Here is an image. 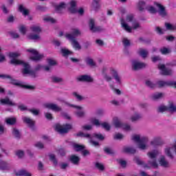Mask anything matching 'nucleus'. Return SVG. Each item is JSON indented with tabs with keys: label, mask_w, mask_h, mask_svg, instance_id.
<instances>
[{
	"label": "nucleus",
	"mask_w": 176,
	"mask_h": 176,
	"mask_svg": "<svg viewBox=\"0 0 176 176\" xmlns=\"http://www.w3.org/2000/svg\"><path fill=\"white\" fill-rule=\"evenodd\" d=\"M166 111H170V107L160 106L157 109V112H166Z\"/></svg>",
	"instance_id": "37998d69"
},
{
	"label": "nucleus",
	"mask_w": 176,
	"mask_h": 176,
	"mask_svg": "<svg viewBox=\"0 0 176 176\" xmlns=\"http://www.w3.org/2000/svg\"><path fill=\"white\" fill-rule=\"evenodd\" d=\"M24 123H26L30 128H32L35 126V121L32 120L31 118L28 117H25L23 118Z\"/></svg>",
	"instance_id": "412c9836"
},
{
	"label": "nucleus",
	"mask_w": 176,
	"mask_h": 176,
	"mask_svg": "<svg viewBox=\"0 0 176 176\" xmlns=\"http://www.w3.org/2000/svg\"><path fill=\"white\" fill-rule=\"evenodd\" d=\"M151 145L153 146H157V145H162V139L160 138H155L151 142Z\"/></svg>",
	"instance_id": "c756f323"
},
{
	"label": "nucleus",
	"mask_w": 176,
	"mask_h": 176,
	"mask_svg": "<svg viewBox=\"0 0 176 176\" xmlns=\"http://www.w3.org/2000/svg\"><path fill=\"white\" fill-rule=\"evenodd\" d=\"M138 54L140 56H141L143 58H146L148 56V51L144 50V49H140L138 52Z\"/></svg>",
	"instance_id": "e433bc0d"
},
{
	"label": "nucleus",
	"mask_w": 176,
	"mask_h": 176,
	"mask_svg": "<svg viewBox=\"0 0 176 176\" xmlns=\"http://www.w3.org/2000/svg\"><path fill=\"white\" fill-rule=\"evenodd\" d=\"M94 137L95 138H97V140H99V141H104V140L105 139L104 135H102V134H98V133H94Z\"/></svg>",
	"instance_id": "09e8293b"
},
{
	"label": "nucleus",
	"mask_w": 176,
	"mask_h": 176,
	"mask_svg": "<svg viewBox=\"0 0 176 176\" xmlns=\"http://www.w3.org/2000/svg\"><path fill=\"white\" fill-rule=\"evenodd\" d=\"M55 129L60 134H67L69 130L72 129V125L71 124H65L63 125L58 124L56 125Z\"/></svg>",
	"instance_id": "423d86ee"
},
{
	"label": "nucleus",
	"mask_w": 176,
	"mask_h": 176,
	"mask_svg": "<svg viewBox=\"0 0 176 176\" xmlns=\"http://www.w3.org/2000/svg\"><path fill=\"white\" fill-rule=\"evenodd\" d=\"M78 82H87V83H91L93 82V78L89 75H81L77 78Z\"/></svg>",
	"instance_id": "4468645a"
},
{
	"label": "nucleus",
	"mask_w": 176,
	"mask_h": 176,
	"mask_svg": "<svg viewBox=\"0 0 176 176\" xmlns=\"http://www.w3.org/2000/svg\"><path fill=\"white\" fill-rule=\"evenodd\" d=\"M89 28L92 32H100V31H102V28L100 26H96L94 19H93L89 20Z\"/></svg>",
	"instance_id": "9b49d317"
},
{
	"label": "nucleus",
	"mask_w": 176,
	"mask_h": 176,
	"mask_svg": "<svg viewBox=\"0 0 176 176\" xmlns=\"http://www.w3.org/2000/svg\"><path fill=\"white\" fill-rule=\"evenodd\" d=\"M160 52L164 56H166V55L170 54V53H171V50H170L166 47H163L160 48Z\"/></svg>",
	"instance_id": "2f4dec72"
},
{
	"label": "nucleus",
	"mask_w": 176,
	"mask_h": 176,
	"mask_svg": "<svg viewBox=\"0 0 176 176\" xmlns=\"http://www.w3.org/2000/svg\"><path fill=\"white\" fill-rule=\"evenodd\" d=\"M73 96H74V97H76V100H78V101H82V100H84L83 96L78 94L77 92H73Z\"/></svg>",
	"instance_id": "5fc2aeb1"
},
{
	"label": "nucleus",
	"mask_w": 176,
	"mask_h": 176,
	"mask_svg": "<svg viewBox=\"0 0 176 176\" xmlns=\"http://www.w3.org/2000/svg\"><path fill=\"white\" fill-rule=\"evenodd\" d=\"M70 8H69V12L72 13H79V14H83L85 13V10L83 8H80L78 11L76 10V1L75 0H72L69 3Z\"/></svg>",
	"instance_id": "1a4fd4ad"
},
{
	"label": "nucleus",
	"mask_w": 176,
	"mask_h": 176,
	"mask_svg": "<svg viewBox=\"0 0 176 176\" xmlns=\"http://www.w3.org/2000/svg\"><path fill=\"white\" fill-rule=\"evenodd\" d=\"M157 155H159V151H157L148 152L147 153V156H148L149 159L152 160L148 161V164H150L151 167H153V168H157V167H159V165L157 164V161L156 160V157H157Z\"/></svg>",
	"instance_id": "20e7f679"
},
{
	"label": "nucleus",
	"mask_w": 176,
	"mask_h": 176,
	"mask_svg": "<svg viewBox=\"0 0 176 176\" xmlns=\"http://www.w3.org/2000/svg\"><path fill=\"white\" fill-rule=\"evenodd\" d=\"M122 43L124 45V46L127 47V46H130V40L124 38L122 39Z\"/></svg>",
	"instance_id": "bf43d9fd"
},
{
	"label": "nucleus",
	"mask_w": 176,
	"mask_h": 176,
	"mask_svg": "<svg viewBox=\"0 0 176 176\" xmlns=\"http://www.w3.org/2000/svg\"><path fill=\"white\" fill-rule=\"evenodd\" d=\"M9 58H12V60H10V64L12 65H23V69L22 70V74L23 75H34L35 73L30 69L31 67L30 66V64L25 63L23 60H20L18 58V57H20V54L17 52H10Z\"/></svg>",
	"instance_id": "f257e3e1"
},
{
	"label": "nucleus",
	"mask_w": 176,
	"mask_h": 176,
	"mask_svg": "<svg viewBox=\"0 0 176 176\" xmlns=\"http://www.w3.org/2000/svg\"><path fill=\"white\" fill-rule=\"evenodd\" d=\"M52 80L54 83H60V82L63 80V78H58L57 76H52Z\"/></svg>",
	"instance_id": "603ef678"
},
{
	"label": "nucleus",
	"mask_w": 176,
	"mask_h": 176,
	"mask_svg": "<svg viewBox=\"0 0 176 176\" xmlns=\"http://www.w3.org/2000/svg\"><path fill=\"white\" fill-rule=\"evenodd\" d=\"M123 153H131V155H134L135 153L136 150L132 147H124L122 149Z\"/></svg>",
	"instance_id": "5701e85b"
},
{
	"label": "nucleus",
	"mask_w": 176,
	"mask_h": 176,
	"mask_svg": "<svg viewBox=\"0 0 176 176\" xmlns=\"http://www.w3.org/2000/svg\"><path fill=\"white\" fill-rule=\"evenodd\" d=\"M40 36L38 34H30L28 36V39H30L32 41H36L39 39Z\"/></svg>",
	"instance_id": "3c124183"
},
{
	"label": "nucleus",
	"mask_w": 176,
	"mask_h": 176,
	"mask_svg": "<svg viewBox=\"0 0 176 176\" xmlns=\"http://www.w3.org/2000/svg\"><path fill=\"white\" fill-rule=\"evenodd\" d=\"M0 170L2 171H9L10 165L8 162L0 160Z\"/></svg>",
	"instance_id": "dca6fc26"
},
{
	"label": "nucleus",
	"mask_w": 176,
	"mask_h": 176,
	"mask_svg": "<svg viewBox=\"0 0 176 176\" xmlns=\"http://www.w3.org/2000/svg\"><path fill=\"white\" fill-rule=\"evenodd\" d=\"M113 138L114 140H122L123 135L121 133H116Z\"/></svg>",
	"instance_id": "0e129e2a"
},
{
	"label": "nucleus",
	"mask_w": 176,
	"mask_h": 176,
	"mask_svg": "<svg viewBox=\"0 0 176 176\" xmlns=\"http://www.w3.org/2000/svg\"><path fill=\"white\" fill-rule=\"evenodd\" d=\"M121 24H122V27H123V28L125 30V31H127V32H131L132 28H130V26H129V25H127V23H124V19H121Z\"/></svg>",
	"instance_id": "7c9ffc66"
},
{
	"label": "nucleus",
	"mask_w": 176,
	"mask_h": 176,
	"mask_svg": "<svg viewBox=\"0 0 176 176\" xmlns=\"http://www.w3.org/2000/svg\"><path fill=\"white\" fill-rule=\"evenodd\" d=\"M132 67L134 71H138V69H142V68H145V67H146V65L144 63H140L137 60H133Z\"/></svg>",
	"instance_id": "ddd939ff"
},
{
	"label": "nucleus",
	"mask_w": 176,
	"mask_h": 176,
	"mask_svg": "<svg viewBox=\"0 0 176 176\" xmlns=\"http://www.w3.org/2000/svg\"><path fill=\"white\" fill-rule=\"evenodd\" d=\"M1 104L2 105H9V107H14L16 106V103L12 102L9 98H6L0 100Z\"/></svg>",
	"instance_id": "a211bd4d"
},
{
	"label": "nucleus",
	"mask_w": 176,
	"mask_h": 176,
	"mask_svg": "<svg viewBox=\"0 0 176 176\" xmlns=\"http://www.w3.org/2000/svg\"><path fill=\"white\" fill-rule=\"evenodd\" d=\"M19 32H21V34H23V35H25L27 32V28H25V26H24V25L20 26Z\"/></svg>",
	"instance_id": "864d4df0"
},
{
	"label": "nucleus",
	"mask_w": 176,
	"mask_h": 176,
	"mask_svg": "<svg viewBox=\"0 0 176 176\" xmlns=\"http://www.w3.org/2000/svg\"><path fill=\"white\" fill-rule=\"evenodd\" d=\"M146 85L150 87V89H155L156 87V84H154L151 80H146Z\"/></svg>",
	"instance_id": "de8ad7c7"
},
{
	"label": "nucleus",
	"mask_w": 176,
	"mask_h": 176,
	"mask_svg": "<svg viewBox=\"0 0 176 176\" xmlns=\"http://www.w3.org/2000/svg\"><path fill=\"white\" fill-rule=\"evenodd\" d=\"M86 63L87 65H90V67H96V63L91 58H87Z\"/></svg>",
	"instance_id": "a19ab883"
},
{
	"label": "nucleus",
	"mask_w": 176,
	"mask_h": 176,
	"mask_svg": "<svg viewBox=\"0 0 176 176\" xmlns=\"http://www.w3.org/2000/svg\"><path fill=\"white\" fill-rule=\"evenodd\" d=\"M170 112H176V107L173 103L169 105Z\"/></svg>",
	"instance_id": "774afa93"
},
{
	"label": "nucleus",
	"mask_w": 176,
	"mask_h": 176,
	"mask_svg": "<svg viewBox=\"0 0 176 176\" xmlns=\"http://www.w3.org/2000/svg\"><path fill=\"white\" fill-rule=\"evenodd\" d=\"M61 53H62L63 57H68V56H69V54H72V52L69 51L67 49H62Z\"/></svg>",
	"instance_id": "58836bf2"
},
{
	"label": "nucleus",
	"mask_w": 176,
	"mask_h": 176,
	"mask_svg": "<svg viewBox=\"0 0 176 176\" xmlns=\"http://www.w3.org/2000/svg\"><path fill=\"white\" fill-rule=\"evenodd\" d=\"M95 167L99 170V171H104V170H105V166L104 164L100 162H96Z\"/></svg>",
	"instance_id": "c9c22d12"
},
{
	"label": "nucleus",
	"mask_w": 176,
	"mask_h": 176,
	"mask_svg": "<svg viewBox=\"0 0 176 176\" xmlns=\"http://www.w3.org/2000/svg\"><path fill=\"white\" fill-rule=\"evenodd\" d=\"M16 122H17L16 118H8L6 119V123L9 126H13L16 124Z\"/></svg>",
	"instance_id": "393cba45"
},
{
	"label": "nucleus",
	"mask_w": 176,
	"mask_h": 176,
	"mask_svg": "<svg viewBox=\"0 0 176 176\" xmlns=\"http://www.w3.org/2000/svg\"><path fill=\"white\" fill-rule=\"evenodd\" d=\"M76 137H82L83 138H90L91 135L89 133H85L82 131L78 132V133L76 134Z\"/></svg>",
	"instance_id": "4c0bfd02"
},
{
	"label": "nucleus",
	"mask_w": 176,
	"mask_h": 176,
	"mask_svg": "<svg viewBox=\"0 0 176 176\" xmlns=\"http://www.w3.org/2000/svg\"><path fill=\"white\" fill-rule=\"evenodd\" d=\"M159 163L160 166H162V167H165V168L168 167V162L166 160V157H164V155H162L160 157Z\"/></svg>",
	"instance_id": "aec40b11"
},
{
	"label": "nucleus",
	"mask_w": 176,
	"mask_h": 176,
	"mask_svg": "<svg viewBox=\"0 0 176 176\" xmlns=\"http://www.w3.org/2000/svg\"><path fill=\"white\" fill-rule=\"evenodd\" d=\"M141 118H142L141 115H140L138 113H135V116H133L131 118V122H137V120H140V119H141Z\"/></svg>",
	"instance_id": "c03bdc74"
},
{
	"label": "nucleus",
	"mask_w": 176,
	"mask_h": 176,
	"mask_svg": "<svg viewBox=\"0 0 176 176\" xmlns=\"http://www.w3.org/2000/svg\"><path fill=\"white\" fill-rule=\"evenodd\" d=\"M65 3L61 2L59 5L55 6V10L57 13H61L63 10L65 9Z\"/></svg>",
	"instance_id": "4be33fe9"
},
{
	"label": "nucleus",
	"mask_w": 176,
	"mask_h": 176,
	"mask_svg": "<svg viewBox=\"0 0 176 176\" xmlns=\"http://www.w3.org/2000/svg\"><path fill=\"white\" fill-rule=\"evenodd\" d=\"M158 69H160L162 72V75H164L166 76H170V75H173V70H171V69L166 68V65H159Z\"/></svg>",
	"instance_id": "f8f14e48"
},
{
	"label": "nucleus",
	"mask_w": 176,
	"mask_h": 176,
	"mask_svg": "<svg viewBox=\"0 0 176 176\" xmlns=\"http://www.w3.org/2000/svg\"><path fill=\"white\" fill-rule=\"evenodd\" d=\"M163 96V93H156L152 95L151 98L152 100H154V101H156V100H160V98H162Z\"/></svg>",
	"instance_id": "72a5a7b5"
},
{
	"label": "nucleus",
	"mask_w": 176,
	"mask_h": 176,
	"mask_svg": "<svg viewBox=\"0 0 176 176\" xmlns=\"http://www.w3.org/2000/svg\"><path fill=\"white\" fill-rule=\"evenodd\" d=\"M26 51L28 53L33 54L34 56L30 57V60H32V61H41V60H42V58H43V57H45L43 54H39V52H38V51H36V50L30 48V49L26 50Z\"/></svg>",
	"instance_id": "0eeeda50"
},
{
	"label": "nucleus",
	"mask_w": 176,
	"mask_h": 176,
	"mask_svg": "<svg viewBox=\"0 0 176 176\" xmlns=\"http://www.w3.org/2000/svg\"><path fill=\"white\" fill-rule=\"evenodd\" d=\"M30 30L32 32H34V34H39L42 32V29L40 26L38 25H32V27H30Z\"/></svg>",
	"instance_id": "bb28decb"
},
{
	"label": "nucleus",
	"mask_w": 176,
	"mask_h": 176,
	"mask_svg": "<svg viewBox=\"0 0 176 176\" xmlns=\"http://www.w3.org/2000/svg\"><path fill=\"white\" fill-rule=\"evenodd\" d=\"M155 5L160 9V15L162 16V17H166V16H167V12H166L164 6L158 3H155Z\"/></svg>",
	"instance_id": "f3484780"
},
{
	"label": "nucleus",
	"mask_w": 176,
	"mask_h": 176,
	"mask_svg": "<svg viewBox=\"0 0 176 176\" xmlns=\"http://www.w3.org/2000/svg\"><path fill=\"white\" fill-rule=\"evenodd\" d=\"M100 126H102V127L104 129V130H107V131H109L111 130V126L109 125V124H108V122L101 123Z\"/></svg>",
	"instance_id": "a18cd8bd"
},
{
	"label": "nucleus",
	"mask_w": 176,
	"mask_h": 176,
	"mask_svg": "<svg viewBox=\"0 0 176 176\" xmlns=\"http://www.w3.org/2000/svg\"><path fill=\"white\" fill-rule=\"evenodd\" d=\"M0 78H3V79H10V83H11V85H14V86H20L21 87L27 89L28 90H34L35 89L34 86L23 85L18 82L17 80L13 79L12 76L8 74H0Z\"/></svg>",
	"instance_id": "7ed1b4c3"
},
{
	"label": "nucleus",
	"mask_w": 176,
	"mask_h": 176,
	"mask_svg": "<svg viewBox=\"0 0 176 176\" xmlns=\"http://www.w3.org/2000/svg\"><path fill=\"white\" fill-rule=\"evenodd\" d=\"M61 116L67 120H71V117L66 112H61Z\"/></svg>",
	"instance_id": "680f3d73"
},
{
	"label": "nucleus",
	"mask_w": 176,
	"mask_h": 176,
	"mask_svg": "<svg viewBox=\"0 0 176 176\" xmlns=\"http://www.w3.org/2000/svg\"><path fill=\"white\" fill-rule=\"evenodd\" d=\"M134 20V15L133 14H129L126 16V21L131 23Z\"/></svg>",
	"instance_id": "e2e57ef3"
},
{
	"label": "nucleus",
	"mask_w": 176,
	"mask_h": 176,
	"mask_svg": "<svg viewBox=\"0 0 176 176\" xmlns=\"http://www.w3.org/2000/svg\"><path fill=\"white\" fill-rule=\"evenodd\" d=\"M157 85H158V87H166V86H169L170 87H174L176 89V82L175 81H163L160 80L157 82Z\"/></svg>",
	"instance_id": "9d476101"
},
{
	"label": "nucleus",
	"mask_w": 176,
	"mask_h": 176,
	"mask_svg": "<svg viewBox=\"0 0 176 176\" xmlns=\"http://www.w3.org/2000/svg\"><path fill=\"white\" fill-rule=\"evenodd\" d=\"M80 35V31L78 29H73L72 34H66L65 37L71 41L72 47L75 50H80L82 49V46L78 41H76V36Z\"/></svg>",
	"instance_id": "f03ea898"
},
{
	"label": "nucleus",
	"mask_w": 176,
	"mask_h": 176,
	"mask_svg": "<svg viewBox=\"0 0 176 176\" xmlns=\"http://www.w3.org/2000/svg\"><path fill=\"white\" fill-rule=\"evenodd\" d=\"M104 153H107V155H113V151H112V149H111L109 147H105L104 148Z\"/></svg>",
	"instance_id": "13d9d810"
},
{
	"label": "nucleus",
	"mask_w": 176,
	"mask_h": 176,
	"mask_svg": "<svg viewBox=\"0 0 176 176\" xmlns=\"http://www.w3.org/2000/svg\"><path fill=\"white\" fill-rule=\"evenodd\" d=\"M50 160L54 163V166H57L58 162L57 161V159H56V155L54 154H50Z\"/></svg>",
	"instance_id": "ea45409f"
},
{
	"label": "nucleus",
	"mask_w": 176,
	"mask_h": 176,
	"mask_svg": "<svg viewBox=\"0 0 176 176\" xmlns=\"http://www.w3.org/2000/svg\"><path fill=\"white\" fill-rule=\"evenodd\" d=\"M132 140L133 141H135V142L139 143L140 149L144 150L146 148V142H148V138H140L138 135H134L132 137Z\"/></svg>",
	"instance_id": "39448f33"
},
{
	"label": "nucleus",
	"mask_w": 176,
	"mask_h": 176,
	"mask_svg": "<svg viewBox=\"0 0 176 176\" xmlns=\"http://www.w3.org/2000/svg\"><path fill=\"white\" fill-rule=\"evenodd\" d=\"M19 11L23 14V16H28L30 14V10L24 8L23 5H20L19 7Z\"/></svg>",
	"instance_id": "a878e982"
},
{
	"label": "nucleus",
	"mask_w": 176,
	"mask_h": 176,
	"mask_svg": "<svg viewBox=\"0 0 176 176\" xmlns=\"http://www.w3.org/2000/svg\"><path fill=\"white\" fill-rule=\"evenodd\" d=\"M111 74L112 76H113L114 79L116 80V82L120 83V77H119V74H118V72H116V70L113 69H111Z\"/></svg>",
	"instance_id": "b1692460"
},
{
	"label": "nucleus",
	"mask_w": 176,
	"mask_h": 176,
	"mask_svg": "<svg viewBox=\"0 0 176 176\" xmlns=\"http://www.w3.org/2000/svg\"><path fill=\"white\" fill-rule=\"evenodd\" d=\"M44 21H47V23H51L52 24H54L56 23V19L50 17V16H47L43 19Z\"/></svg>",
	"instance_id": "49530a36"
},
{
	"label": "nucleus",
	"mask_w": 176,
	"mask_h": 176,
	"mask_svg": "<svg viewBox=\"0 0 176 176\" xmlns=\"http://www.w3.org/2000/svg\"><path fill=\"white\" fill-rule=\"evenodd\" d=\"M76 116H78V118H83L85 117V111H79L76 112Z\"/></svg>",
	"instance_id": "052dcab7"
},
{
	"label": "nucleus",
	"mask_w": 176,
	"mask_h": 176,
	"mask_svg": "<svg viewBox=\"0 0 176 176\" xmlns=\"http://www.w3.org/2000/svg\"><path fill=\"white\" fill-rule=\"evenodd\" d=\"M12 135H14V137H15V138H17L18 140H20L21 137V135L20 134V131H19V129L16 128H13Z\"/></svg>",
	"instance_id": "f704fd0d"
},
{
	"label": "nucleus",
	"mask_w": 176,
	"mask_h": 176,
	"mask_svg": "<svg viewBox=\"0 0 176 176\" xmlns=\"http://www.w3.org/2000/svg\"><path fill=\"white\" fill-rule=\"evenodd\" d=\"M113 123L115 127H116V128L121 127L122 129H123L124 130H126V131H129V130L131 129L130 125H129L127 124H123L120 121V120H119L117 117H115L113 119Z\"/></svg>",
	"instance_id": "6e6552de"
},
{
	"label": "nucleus",
	"mask_w": 176,
	"mask_h": 176,
	"mask_svg": "<svg viewBox=\"0 0 176 176\" xmlns=\"http://www.w3.org/2000/svg\"><path fill=\"white\" fill-rule=\"evenodd\" d=\"M165 27H166V30H169L170 31H174V30H176V27L171 25V23H165Z\"/></svg>",
	"instance_id": "8fccbe9b"
},
{
	"label": "nucleus",
	"mask_w": 176,
	"mask_h": 176,
	"mask_svg": "<svg viewBox=\"0 0 176 176\" xmlns=\"http://www.w3.org/2000/svg\"><path fill=\"white\" fill-rule=\"evenodd\" d=\"M146 3L145 1H140L138 3V8L140 12H144V9H145Z\"/></svg>",
	"instance_id": "473e14b6"
},
{
	"label": "nucleus",
	"mask_w": 176,
	"mask_h": 176,
	"mask_svg": "<svg viewBox=\"0 0 176 176\" xmlns=\"http://www.w3.org/2000/svg\"><path fill=\"white\" fill-rule=\"evenodd\" d=\"M18 108L20 109V111H27L28 109L27 108V106L24 104H20L18 106Z\"/></svg>",
	"instance_id": "338daca9"
},
{
	"label": "nucleus",
	"mask_w": 176,
	"mask_h": 176,
	"mask_svg": "<svg viewBox=\"0 0 176 176\" xmlns=\"http://www.w3.org/2000/svg\"><path fill=\"white\" fill-rule=\"evenodd\" d=\"M69 160L71 163H72V164L78 166V164H79V162H80V157H78L76 155H72L70 157Z\"/></svg>",
	"instance_id": "6ab92c4d"
},
{
	"label": "nucleus",
	"mask_w": 176,
	"mask_h": 176,
	"mask_svg": "<svg viewBox=\"0 0 176 176\" xmlns=\"http://www.w3.org/2000/svg\"><path fill=\"white\" fill-rule=\"evenodd\" d=\"M16 156H18V157H19L21 159V157H23V156H24V151H16Z\"/></svg>",
	"instance_id": "69168bd1"
},
{
	"label": "nucleus",
	"mask_w": 176,
	"mask_h": 176,
	"mask_svg": "<svg viewBox=\"0 0 176 176\" xmlns=\"http://www.w3.org/2000/svg\"><path fill=\"white\" fill-rule=\"evenodd\" d=\"M171 148H166L165 149V153L166 155H167V156H168V157H170V159H173V154H171Z\"/></svg>",
	"instance_id": "4d7b16f0"
},
{
	"label": "nucleus",
	"mask_w": 176,
	"mask_h": 176,
	"mask_svg": "<svg viewBox=\"0 0 176 176\" xmlns=\"http://www.w3.org/2000/svg\"><path fill=\"white\" fill-rule=\"evenodd\" d=\"M45 107L48 109H52V111H55V112H60V111H61V107L57 106V104L46 103Z\"/></svg>",
	"instance_id": "2eb2a0df"
},
{
	"label": "nucleus",
	"mask_w": 176,
	"mask_h": 176,
	"mask_svg": "<svg viewBox=\"0 0 176 176\" xmlns=\"http://www.w3.org/2000/svg\"><path fill=\"white\" fill-rule=\"evenodd\" d=\"M94 2L92 3V6L94 10H98L100 9V3L98 0H93Z\"/></svg>",
	"instance_id": "79ce46f5"
},
{
	"label": "nucleus",
	"mask_w": 176,
	"mask_h": 176,
	"mask_svg": "<svg viewBox=\"0 0 176 176\" xmlns=\"http://www.w3.org/2000/svg\"><path fill=\"white\" fill-rule=\"evenodd\" d=\"M73 147L74 151H76V152H80V151L82 152L83 149H85L84 145L78 144H73Z\"/></svg>",
	"instance_id": "cd10ccee"
},
{
	"label": "nucleus",
	"mask_w": 176,
	"mask_h": 176,
	"mask_svg": "<svg viewBox=\"0 0 176 176\" xmlns=\"http://www.w3.org/2000/svg\"><path fill=\"white\" fill-rule=\"evenodd\" d=\"M47 62L48 63L49 65H57V62L52 58H47Z\"/></svg>",
	"instance_id": "6e6d98bb"
},
{
	"label": "nucleus",
	"mask_w": 176,
	"mask_h": 176,
	"mask_svg": "<svg viewBox=\"0 0 176 176\" xmlns=\"http://www.w3.org/2000/svg\"><path fill=\"white\" fill-rule=\"evenodd\" d=\"M16 176H32L31 173L25 170H21L16 173Z\"/></svg>",
	"instance_id": "c85d7f7f"
}]
</instances>
